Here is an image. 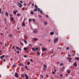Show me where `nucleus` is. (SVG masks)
Masks as SVG:
<instances>
[{
	"instance_id": "obj_1",
	"label": "nucleus",
	"mask_w": 79,
	"mask_h": 79,
	"mask_svg": "<svg viewBox=\"0 0 79 79\" xmlns=\"http://www.w3.org/2000/svg\"><path fill=\"white\" fill-rule=\"evenodd\" d=\"M26 77V79H29V77H28V76H27V74H25L24 75H22V77Z\"/></svg>"
},
{
	"instance_id": "obj_2",
	"label": "nucleus",
	"mask_w": 79,
	"mask_h": 79,
	"mask_svg": "<svg viewBox=\"0 0 79 79\" xmlns=\"http://www.w3.org/2000/svg\"><path fill=\"white\" fill-rule=\"evenodd\" d=\"M18 4L19 5H17L19 6V8H22V6H23V5H22V4H21L19 2H18Z\"/></svg>"
},
{
	"instance_id": "obj_3",
	"label": "nucleus",
	"mask_w": 79,
	"mask_h": 79,
	"mask_svg": "<svg viewBox=\"0 0 79 79\" xmlns=\"http://www.w3.org/2000/svg\"><path fill=\"white\" fill-rule=\"evenodd\" d=\"M58 40V38H56L54 40V43H56V42H57Z\"/></svg>"
},
{
	"instance_id": "obj_4",
	"label": "nucleus",
	"mask_w": 79,
	"mask_h": 79,
	"mask_svg": "<svg viewBox=\"0 0 79 79\" xmlns=\"http://www.w3.org/2000/svg\"><path fill=\"white\" fill-rule=\"evenodd\" d=\"M18 73H15V74L14 76H15V77H19L18 76Z\"/></svg>"
},
{
	"instance_id": "obj_5",
	"label": "nucleus",
	"mask_w": 79,
	"mask_h": 79,
	"mask_svg": "<svg viewBox=\"0 0 79 79\" xmlns=\"http://www.w3.org/2000/svg\"><path fill=\"white\" fill-rule=\"evenodd\" d=\"M46 50H47V48H42V51L45 52V51H46Z\"/></svg>"
},
{
	"instance_id": "obj_6",
	"label": "nucleus",
	"mask_w": 79,
	"mask_h": 79,
	"mask_svg": "<svg viewBox=\"0 0 79 79\" xmlns=\"http://www.w3.org/2000/svg\"><path fill=\"white\" fill-rule=\"evenodd\" d=\"M16 48L17 49V50H20V51H22V50L21 48H19L18 47H16Z\"/></svg>"
},
{
	"instance_id": "obj_7",
	"label": "nucleus",
	"mask_w": 79,
	"mask_h": 79,
	"mask_svg": "<svg viewBox=\"0 0 79 79\" xmlns=\"http://www.w3.org/2000/svg\"><path fill=\"white\" fill-rule=\"evenodd\" d=\"M73 64H74V66H76V67H77V64L76 63V62H75Z\"/></svg>"
},
{
	"instance_id": "obj_8",
	"label": "nucleus",
	"mask_w": 79,
	"mask_h": 79,
	"mask_svg": "<svg viewBox=\"0 0 79 79\" xmlns=\"http://www.w3.org/2000/svg\"><path fill=\"white\" fill-rule=\"evenodd\" d=\"M5 55H3L2 56H0V58L1 59H3V58L5 57Z\"/></svg>"
},
{
	"instance_id": "obj_9",
	"label": "nucleus",
	"mask_w": 79,
	"mask_h": 79,
	"mask_svg": "<svg viewBox=\"0 0 79 79\" xmlns=\"http://www.w3.org/2000/svg\"><path fill=\"white\" fill-rule=\"evenodd\" d=\"M33 32H34V34H35L36 33H37V32H38V31L36 30H34Z\"/></svg>"
},
{
	"instance_id": "obj_10",
	"label": "nucleus",
	"mask_w": 79,
	"mask_h": 79,
	"mask_svg": "<svg viewBox=\"0 0 79 79\" xmlns=\"http://www.w3.org/2000/svg\"><path fill=\"white\" fill-rule=\"evenodd\" d=\"M34 40L35 41H37V40H39V39L38 38H33Z\"/></svg>"
},
{
	"instance_id": "obj_11",
	"label": "nucleus",
	"mask_w": 79,
	"mask_h": 79,
	"mask_svg": "<svg viewBox=\"0 0 79 79\" xmlns=\"http://www.w3.org/2000/svg\"><path fill=\"white\" fill-rule=\"evenodd\" d=\"M40 53L39 52V51H38L37 52V55H39V56H40Z\"/></svg>"
},
{
	"instance_id": "obj_12",
	"label": "nucleus",
	"mask_w": 79,
	"mask_h": 79,
	"mask_svg": "<svg viewBox=\"0 0 79 79\" xmlns=\"http://www.w3.org/2000/svg\"><path fill=\"white\" fill-rule=\"evenodd\" d=\"M31 49L32 50L35 51H35H36V50H35V48H31Z\"/></svg>"
},
{
	"instance_id": "obj_13",
	"label": "nucleus",
	"mask_w": 79,
	"mask_h": 79,
	"mask_svg": "<svg viewBox=\"0 0 79 79\" xmlns=\"http://www.w3.org/2000/svg\"><path fill=\"white\" fill-rule=\"evenodd\" d=\"M50 34L51 35H53V34H54V32H53V31L51 32L50 33Z\"/></svg>"
},
{
	"instance_id": "obj_14",
	"label": "nucleus",
	"mask_w": 79,
	"mask_h": 79,
	"mask_svg": "<svg viewBox=\"0 0 79 79\" xmlns=\"http://www.w3.org/2000/svg\"><path fill=\"white\" fill-rule=\"evenodd\" d=\"M19 66H23L24 64H21V63H19Z\"/></svg>"
},
{
	"instance_id": "obj_15",
	"label": "nucleus",
	"mask_w": 79,
	"mask_h": 79,
	"mask_svg": "<svg viewBox=\"0 0 79 79\" xmlns=\"http://www.w3.org/2000/svg\"><path fill=\"white\" fill-rule=\"evenodd\" d=\"M22 26H24V27H25V23H22Z\"/></svg>"
},
{
	"instance_id": "obj_16",
	"label": "nucleus",
	"mask_w": 79,
	"mask_h": 79,
	"mask_svg": "<svg viewBox=\"0 0 79 79\" xmlns=\"http://www.w3.org/2000/svg\"><path fill=\"white\" fill-rule=\"evenodd\" d=\"M24 50H25V51H26L27 50H28V48H26V47L24 48Z\"/></svg>"
},
{
	"instance_id": "obj_17",
	"label": "nucleus",
	"mask_w": 79,
	"mask_h": 79,
	"mask_svg": "<svg viewBox=\"0 0 79 79\" xmlns=\"http://www.w3.org/2000/svg\"><path fill=\"white\" fill-rule=\"evenodd\" d=\"M44 24L45 25H46V26H47V24H48V23H47V22H45Z\"/></svg>"
},
{
	"instance_id": "obj_18",
	"label": "nucleus",
	"mask_w": 79,
	"mask_h": 79,
	"mask_svg": "<svg viewBox=\"0 0 79 79\" xmlns=\"http://www.w3.org/2000/svg\"><path fill=\"white\" fill-rule=\"evenodd\" d=\"M11 21L12 22L13 21V19H14V18L13 17H11L10 18Z\"/></svg>"
},
{
	"instance_id": "obj_19",
	"label": "nucleus",
	"mask_w": 79,
	"mask_h": 79,
	"mask_svg": "<svg viewBox=\"0 0 79 79\" xmlns=\"http://www.w3.org/2000/svg\"><path fill=\"white\" fill-rule=\"evenodd\" d=\"M21 16V14H17V16H18V17L20 16Z\"/></svg>"
},
{
	"instance_id": "obj_20",
	"label": "nucleus",
	"mask_w": 79,
	"mask_h": 79,
	"mask_svg": "<svg viewBox=\"0 0 79 79\" xmlns=\"http://www.w3.org/2000/svg\"><path fill=\"white\" fill-rule=\"evenodd\" d=\"M35 8L36 9H38V6H37V5H35Z\"/></svg>"
},
{
	"instance_id": "obj_21",
	"label": "nucleus",
	"mask_w": 79,
	"mask_h": 79,
	"mask_svg": "<svg viewBox=\"0 0 79 79\" xmlns=\"http://www.w3.org/2000/svg\"><path fill=\"white\" fill-rule=\"evenodd\" d=\"M6 16H8V13H7V12H6Z\"/></svg>"
},
{
	"instance_id": "obj_22",
	"label": "nucleus",
	"mask_w": 79,
	"mask_h": 79,
	"mask_svg": "<svg viewBox=\"0 0 79 79\" xmlns=\"http://www.w3.org/2000/svg\"><path fill=\"white\" fill-rule=\"evenodd\" d=\"M43 66L44 67V68H47V65H46L45 64H44L43 65Z\"/></svg>"
},
{
	"instance_id": "obj_23",
	"label": "nucleus",
	"mask_w": 79,
	"mask_h": 79,
	"mask_svg": "<svg viewBox=\"0 0 79 79\" xmlns=\"http://www.w3.org/2000/svg\"><path fill=\"white\" fill-rule=\"evenodd\" d=\"M13 13L14 14V15H16V11H13Z\"/></svg>"
},
{
	"instance_id": "obj_24",
	"label": "nucleus",
	"mask_w": 79,
	"mask_h": 79,
	"mask_svg": "<svg viewBox=\"0 0 79 79\" xmlns=\"http://www.w3.org/2000/svg\"><path fill=\"white\" fill-rule=\"evenodd\" d=\"M31 20H32V21H33V22L34 21H35V19H32Z\"/></svg>"
},
{
	"instance_id": "obj_25",
	"label": "nucleus",
	"mask_w": 79,
	"mask_h": 79,
	"mask_svg": "<svg viewBox=\"0 0 79 79\" xmlns=\"http://www.w3.org/2000/svg\"><path fill=\"white\" fill-rule=\"evenodd\" d=\"M25 68H26V69H27V70H29V69H28V68H27V66H25Z\"/></svg>"
},
{
	"instance_id": "obj_26",
	"label": "nucleus",
	"mask_w": 79,
	"mask_h": 79,
	"mask_svg": "<svg viewBox=\"0 0 79 79\" xmlns=\"http://www.w3.org/2000/svg\"><path fill=\"white\" fill-rule=\"evenodd\" d=\"M34 11H37V9L35 8V10H34Z\"/></svg>"
},
{
	"instance_id": "obj_27",
	"label": "nucleus",
	"mask_w": 79,
	"mask_h": 79,
	"mask_svg": "<svg viewBox=\"0 0 79 79\" xmlns=\"http://www.w3.org/2000/svg\"><path fill=\"white\" fill-rule=\"evenodd\" d=\"M31 15H33V14H34V12L33 11H31Z\"/></svg>"
},
{
	"instance_id": "obj_28",
	"label": "nucleus",
	"mask_w": 79,
	"mask_h": 79,
	"mask_svg": "<svg viewBox=\"0 0 79 79\" xmlns=\"http://www.w3.org/2000/svg\"><path fill=\"white\" fill-rule=\"evenodd\" d=\"M37 9H38V12H39V11H40V9L39 8H38Z\"/></svg>"
},
{
	"instance_id": "obj_29",
	"label": "nucleus",
	"mask_w": 79,
	"mask_h": 79,
	"mask_svg": "<svg viewBox=\"0 0 79 79\" xmlns=\"http://www.w3.org/2000/svg\"><path fill=\"white\" fill-rule=\"evenodd\" d=\"M67 59H68V60H72V58H69V57H68V58H67Z\"/></svg>"
},
{
	"instance_id": "obj_30",
	"label": "nucleus",
	"mask_w": 79,
	"mask_h": 79,
	"mask_svg": "<svg viewBox=\"0 0 79 79\" xmlns=\"http://www.w3.org/2000/svg\"><path fill=\"white\" fill-rule=\"evenodd\" d=\"M63 63H61L60 64V66H63Z\"/></svg>"
},
{
	"instance_id": "obj_31",
	"label": "nucleus",
	"mask_w": 79,
	"mask_h": 79,
	"mask_svg": "<svg viewBox=\"0 0 79 79\" xmlns=\"http://www.w3.org/2000/svg\"><path fill=\"white\" fill-rule=\"evenodd\" d=\"M20 44H21V45H24V44H23V43H22V42H20Z\"/></svg>"
},
{
	"instance_id": "obj_32",
	"label": "nucleus",
	"mask_w": 79,
	"mask_h": 79,
	"mask_svg": "<svg viewBox=\"0 0 79 79\" xmlns=\"http://www.w3.org/2000/svg\"><path fill=\"white\" fill-rule=\"evenodd\" d=\"M40 13H41V14H42V13H43V12H42V10H40Z\"/></svg>"
},
{
	"instance_id": "obj_33",
	"label": "nucleus",
	"mask_w": 79,
	"mask_h": 79,
	"mask_svg": "<svg viewBox=\"0 0 79 79\" xmlns=\"http://www.w3.org/2000/svg\"><path fill=\"white\" fill-rule=\"evenodd\" d=\"M24 42L26 44H27V41L25 40H24Z\"/></svg>"
},
{
	"instance_id": "obj_34",
	"label": "nucleus",
	"mask_w": 79,
	"mask_h": 79,
	"mask_svg": "<svg viewBox=\"0 0 79 79\" xmlns=\"http://www.w3.org/2000/svg\"><path fill=\"white\" fill-rule=\"evenodd\" d=\"M55 52H53V50H52V51H51V54H53V53H54Z\"/></svg>"
},
{
	"instance_id": "obj_35",
	"label": "nucleus",
	"mask_w": 79,
	"mask_h": 79,
	"mask_svg": "<svg viewBox=\"0 0 79 79\" xmlns=\"http://www.w3.org/2000/svg\"><path fill=\"white\" fill-rule=\"evenodd\" d=\"M31 19H29V23H30V22H31Z\"/></svg>"
},
{
	"instance_id": "obj_36",
	"label": "nucleus",
	"mask_w": 79,
	"mask_h": 79,
	"mask_svg": "<svg viewBox=\"0 0 79 79\" xmlns=\"http://www.w3.org/2000/svg\"><path fill=\"white\" fill-rule=\"evenodd\" d=\"M71 73V71L70 70L68 71L67 72L68 73Z\"/></svg>"
},
{
	"instance_id": "obj_37",
	"label": "nucleus",
	"mask_w": 79,
	"mask_h": 79,
	"mask_svg": "<svg viewBox=\"0 0 79 79\" xmlns=\"http://www.w3.org/2000/svg\"><path fill=\"white\" fill-rule=\"evenodd\" d=\"M75 60H77L78 59V57H75Z\"/></svg>"
},
{
	"instance_id": "obj_38",
	"label": "nucleus",
	"mask_w": 79,
	"mask_h": 79,
	"mask_svg": "<svg viewBox=\"0 0 79 79\" xmlns=\"http://www.w3.org/2000/svg\"><path fill=\"white\" fill-rule=\"evenodd\" d=\"M66 50H69V48L68 47H67L66 48Z\"/></svg>"
},
{
	"instance_id": "obj_39",
	"label": "nucleus",
	"mask_w": 79,
	"mask_h": 79,
	"mask_svg": "<svg viewBox=\"0 0 79 79\" xmlns=\"http://www.w3.org/2000/svg\"><path fill=\"white\" fill-rule=\"evenodd\" d=\"M17 54H19V51H17Z\"/></svg>"
},
{
	"instance_id": "obj_40",
	"label": "nucleus",
	"mask_w": 79,
	"mask_h": 79,
	"mask_svg": "<svg viewBox=\"0 0 79 79\" xmlns=\"http://www.w3.org/2000/svg\"><path fill=\"white\" fill-rule=\"evenodd\" d=\"M31 64V63L29 62H28L27 63V64L28 65H29V64Z\"/></svg>"
},
{
	"instance_id": "obj_41",
	"label": "nucleus",
	"mask_w": 79,
	"mask_h": 79,
	"mask_svg": "<svg viewBox=\"0 0 79 79\" xmlns=\"http://www.w3.org/2000/svg\"><path fill=\"white\" fill-rule=\"evenodd\" d=\"M60 77H63V75H62L61 74H60Z\"/></svg>"
},
{
	"instance_id": "obj_42",
	"label": "nucleus",
	"mask_w": 79,
	"mask_h": 79,
	"mask_svg": "<svg viewBox=\"0 0 79 79\" xmlns=\"http://www.w3.org/2000/svg\"><path fill=\"white\" fill-rule=\"evenodd\" d=\"M8 36H10V37L12 36L11 35V34H10V35H8Z\"/></svg>"
},
{
	"instance_id": "obj_43",
	"label": "nucleus",
	"mask_w": 79,
	"mask_h": 79,
	"mask_svg": "<svg viewBox=\"0 0 79 79\" xmlns=\"http://www.w3.org/2000/svg\"><path fill=\"white\" fill-rule=\"evenodd\" d=\"M13 67H14V68H15V67H16V65L15 64H14L13 65Z\"/></svg>"
},
{
	"instance_id": "obj_44",
	"label": "nucleus",
	"mask_w": 79,
	"mask_h": 79,
	"mask_svg": "<svg viewBox=\"0 0 79 79\" xmlns=\"http://www.w3.org/2000/svg\"><path fill=\"white\" fill-rule=\"evenodd\" d=\"M52 74H55V73H56L55 72H52Z\"/></svg>"
},
{
	"instance_id": "obj_45",
	"label": "nucleus",
	"mask_w": 79,
	"mask_h": 79,
	"mask_svg": "<svg viewBox=\"0 0 79 79\" xmlns=\"http://www.w3.org/2000/svg\"><path fill=\"white\" fill-rule=\"evenodd\" d=\"M1 11H2V9H0V14H2V12H1Z\"/></svg>"
},
{
	"instance_id": "obj_46",
	"label": "nucleus",
	"mask_w": 79,
	"mask_h": 79,
	"mask_svg": "<svg viewBox=\"0 0 79 79\" xmlns=\"http://www.w3.org/2000/svg\"><path fill=\"white\" fill-rule=\"evenodd\" d=\"M20 3H23V1H21V0L20 1Z\"/></svg>"
},
{
	"instance_id": "obj_47",
	"label": "nucleus",
	"mask_w": 79,
	"mask_h": 79,
	"mask_svg": "<svg viewBox=\"0 0 79 79\" xmlns=\"http://www.w3.org/2000/svg\"><path fill=\"white\" fill-rule=\"evenodd\" d=\"M39 17H40V18H42V17L40 15H39Z\"/></svg>"
},
{
	"instance_id": "obj_48",
	"label": "nucleus",
	"mask_w": 79,
	"mask_h": 79,
	"mask_svg": "<svg viewBox=\"0 0 79 79\" xmlns=\"http://www.w3.org/2000/svg\"><path fill=\"white\" fill-rule=\"evenodd\" d=\"M24 58H26L27 57V56H26V55H24Z\"/></svg>"
},
{
	"instance_id": "obj_49",
	"label": "nucleus",
	"mask_w": 79,
	"mask_h": 79,
	"mask_svg": "<svg viewBox=\"0 0 79 79\" xmlns=\"http://www.w3.org/2000/svg\"><path fill=\"white\" fill-rule=\"evenodd\" d=\"M46 17H47L48 18H49L48 16V15H46Z\"/></svg>"
},
{
	"instance_id": "obj_50",
	"label": "nucleus",
	"mask_w": 79,
	"mask_h": 79,
	"mask_svg": "<svg viewBox=\"0 0 79 79\" xmlns=\"http://www.w3.org/2000/svg\"><path fill=\"white\" fill-rule=\"evenodd\" d=\"M35 50H38V48H35Z\"/></svg>"
},
{
	"instance_id": "obj_51",
	"label": "nucleus",
	"mask_w": 79,
	"mask_h": 79,
	"mask_svg": "<svg viewBox=\"0 0 79 79\" xmlns=\"http://www.w3.org/2000/svg\"><path fill=\"white\" fill-rule=\"evenodd\" d=\"M12 48L13 49H14L15 48V46H13V47H12Z\"/></svg>"
},
{
	"instance_id": "obj_52",
	"label": "nucleus",
	"mask_w": 79,
	"mask_h": 79,
	"mask_svg": "<svg viewBox=\"0 0 79 79\" xmlns=\"http://www.w3.org/2000/svg\"><path fill=\"white\" fill-rule=\"evenodd\" d=\"M34 4L33 3L32 4V6H34Z\"/></svg>"
},
{
	"instance_id": "obj_53",
	"label": "nucleus",
	"mask_w": 79,
	"mask_h": 79,
	"mask_svg": "<svg viewBox=\"0 0 79 79\" xmlns=\"http://www.w3.org/2000/svg\"><path fill=\"white\" fill-rule=\"evenodd\" d=\"M22 9L23 10V11L24 10V8H22Z\"/></svg>"
},
{
	"instance_id": "obj_54",
	"label": "nucleus",
	"mask_w": 79,
	"mask_h": 79,
	"mask_svg": "<svg viewBox=\"0 0 79 79\" xmlns=\"http://www.w3.org/2000/svg\"><path fill=\"white\" fill-rule=\"evenodd\" d=\"M69 57H71V55H70V54H69Z\"/></svg>"
},
{
	"instance_id": "obj_55",
	"label": "nucleus",
	"mask_w": 79,
	"mask_h": 79,
	"mask_svg": "<svg viewBox=\"0 0 79 79\" xmlns=\"http://www.w3.org/2000/svg\"><path fill=\"white\" fill-rule=\"evenodd\" d=\"M3 61H4V62H5V59H4L3 60Z\"/></svg>"
},
{
	"instance_id": "obj_56",
	"label": "nucleus",
	"mask_w": 79,
	"mask_h": 79,
	"mask_svg": "<svg viewBox=\"0 0 79 79\" xmlns=\"http://www.w3.org/2000/svg\"><path fill=\"white\" fill-rule=\"evenodd\" d=\"M54 72H56V70H54Z\"/></svg>"
},
{
	"instance_id": "obj_57",
	"label": "nucleus",
	"mask_w": 79,
	"mask_h": 79,
	"mask_svg": "<svg viewBox=\"0 0 79 79\" xmlns=\"http://www.w3.org/2000/svg\"><path fill=\"white\" fill-rule=\"evenodd\" d=\"M48 42H50V39L48 40Z\"/></svg>"
},
{
	"instance_id": "obj_58",
	"label": "nucleus",
	"mask_w": 79,
	"mask_h": 79,
	"mask_svg": "<svg viewBox=\"0 0 79 79\" xmlns=\"http://www.w3.org/2000/svg\"><path fill=\"white\" fill-rule=\"evenodd\" d=\"M5 45H6V47H8V46H7L6 44H5Z\"/></svg>"
},
{
	"instance_id": "obj_59",
	"label": "nucleus",
	"mask_w": 79,
	"mask_h": 79,
	"mask_svg": "<svg viewBox=\"0 0 79 79\" xmlns=\"http://www.w3.org/2000/svg\"><path fill=\"white\" fill-rule=\"evenodd\" d=\"M62 68H63V69H65V68H64V66Z\"/></svg>"
},
{
	"instance_id": "obj_60",
	"label": "nucleus",
	"mask_w": 79,
	"mask_h": 79,
	"mask_svg": "<svg viewBox=\"0 0 79 79\" xmlns=\"http://www.w3.org/2000/svg\"><path fill=\"white\" fill-rule=\"evenodd\" d=\"M30 61H32V59H31Z\"/></svg>"
},
{
	"instance_id": "obj_61",
	"label": "nucleus",
	"mask_w": 79,
	"mask_h": 79,
	"mask_svg": "<svg viewBox=\"0 0 79 79\" xmlns=\"http://www.w3.org/2000/svg\"><path fill=\"white\" fill-rule=\"evenodd\" d=\"M2 51L1 50H0V53H2Z\"/></svg>"
},
{
	"instance_id": "obj_62",
	"label": "nucleus",
	"mask_w": 79,
	"mask_h": 79,
	"mask_svg": "<svg viewBox=\"0 0 79 79\" xmlns=\"http://www.w3.org/2000/svg\"><path fill=\"white\" fill-rule=\"evenodd\" d=\"M46 77H48V75H46Z\"/></svg>"
},
{
	"instance_id": "obj_63",
	"label": "nucleus",
	"mask_w": 79,
	"mask_h": 79,
	"mask_svg": "<svg viewBox=\"0 0 79 79\" xmlns=\"http://www.w3.org/2000/svg\"><path fill=\"white\" fill-rule=\"evenodd\" d=\"M1 13H2V14H3V11H2L1 12Z\"/></svg>"
},
{
	"instance_id": "obj_64",
	"label": "nucleus",
	"mask_w": 79,
	"mask_h": 79,
	"mask_svg": "<svg viewBox=\"0 0 79 79\" xmlns=\"http://www.w3.org/2000/svg\"><path fill=\"white\" fill-rule=\"evenodd\" d=\"M10 16H12V14H10Z\"/></svg>"
}]
</instances>
